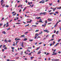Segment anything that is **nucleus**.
I'll return each instance as SVG.
<instances>
[{
    "label": "nucleus",
    "mask_w": 61,
    "mask_h": 61,
    "mask_svg": "<svg viewBox=\"0 0 61 61\" xmlns=\"http://www.w3.org/2000/svg\"><path fill=\"white\" fill-rule=\"evenodd\" d=\"M56 50L55 49L54 50V51L53 52V53L52 54V55H56L57 53H55V52L56 51Z\"/></svg>",
    "instance_id": "1"
},
{
    "label": "nucleus",
    "mask_w": 61,
    "mask_h": 61,
    "mask_svg": "<svg viewBox=\"0 0 61 61\" xmlns=\"http://www.w3.org/2000/svg\"><path fill=\"white\" fill-rule=\"evenodd\" d=\"M44 32H46V33H48L49 32V31L48 30H44Z\"/></svg>",
    "instance_id": "2"
},
{
    "label": "nucleus",
    "mask_w": 61,
    "mask_h": 61,
    "mask_svg": "<svg viewBox=\"0 0 61 61\" xmlns=\"http://www.w3.org/2000/svg\"><path fill=\"white\" fill-rule=\"evenodd\" d=\"M40 51H38L37 53V54H40L41 53V52Z\"/></svg>",
    "instance_id": "3"
},
{
    "label": "nucleus",
    "mask_w": 61,
    "mask_h": 61,
    "mask_svg": "<svg viewBox=\"0 0 61 61\" xmlns=\"http://www.w3.org/2000/svg\"><path fill=\"white\" fill-rule=\"evenodd\" d=\"M2 33L4 34H5V35L6 34V32L5 31H3Z\"/></svg>",
    "instance_id": "4"
},
{
    "label": "nucleus",
    "mask_w": 61,
    "mask_h": 61,
    "mask_svg": "<svg viewBox=\"0 0 61 61\" xmlns=\"http://www.w3.org/2000/svg\"><path fill=\"white\" fill-rule=\"evenodd\" d=\"M4 2V0H1V3H3Z\"/></svg>",
    "instance_id": "5"
},
{
    "label": "nucleus",
    "mask_w": 61,
    "mask_h": 61,
    "mask_svg": "<svg viewBox=\"0 0 61 61\" xmlns=\"http://www.w3.org/2000/svg\"><path fill=\"white\" fill-rule=\"evenodd\" d=\"M42 22V19H41L38 22H40V23H41Z\"/></svg>",
    "instance_id": "6"
},
{
    "label": "nucleus",
    "mask_w": 61,
    "mask_h": 61,
    "mask_svg": "<svg viewBox=\"0 0 61 61\" xmlns=\"http://www.w3.org/2000/svg\"><path fill=\"white\" fill-rule=\"evenodd\" d=\"M4 41L5 43H7V42H8V41L5 39V40Z\"/></svg>",
    "instance_id": "7"
},
{
    "label": "nucleus",
    "mask_w": 61,
    "mask_h": 61,
    "mask_svg": "<svg viewBox=\"0 0 61 61\" xmlns=\"http://www.w3.org/2000/svg\"><path fill=\"white\" fill-rule=\"evenodd\" d=\"M41 1H42V4H44V3H45V0H42Z\"/></svg>",
    "instance_id": "8"
},
{
    "label": "nucleus",
    "mask_w": 61,
    "mask_h": 61,
    "mask_svg": "<svg viewBox=\"0 0 61 61\" xmlns=\"http://www.w3.org/2000/svg\"><path fill=\"white\" fill-rule=\"evenodd\" d=\"M48 20L49 21H52V20H51V19L50 18H48Z\"/></svg>",
    "instance_id": "9"
},
{
    "label": "nucleus",
    "mask_w": 61,
    "mask_h": 61,
    "mask_svg": "<svg viewBox=\"0 0 61 61\" xmlns=\"http://www.w3.org/2000/svg\"><path fill=\"white\" fill-rule=\"evenodd\" d=\"M32 20H30V21H28L27 22V23H31V21H32Z\"/></svg>",
    "instance_id": "10"
},
{
    "label": "nucleus",
    "mask_w": 61,
    "mask_h": 61,
    "mask_svg": "<svg viewBox=\"0 0 61 61\" xmlns=\"http://www.w3.org/2000/svg\"><path fill=\"white\" fill-rule=\"evenodd\" d=\"M49 14H50V15H53V14H54V12H51L49 13Z\"/></svg>",
    "instance_id": "11"
},
{
    "label": "nucleus",
    "mask_w": 61,
    "mask_h": 61,
    "mask_svg": "<svg viewBox=\"0 0 61 61\" xmlns=\"http://www.w3.org/2000/svg\"><path fill=\"white\" fill-rule=\"evenodd\" d=\"M43 33V32L42 31H41V32L39 34V35H41Z\"/></svg>",
    "instance_id": "12"
},
{
    "label": "nucleus",
    "mask_w": 61,
    "mask_h": 61,
    "mask_svg": "<svg viewBox=\"0 0 61 61\" xmlns=\"http://www.w3.org/2000/svg\"><path fill=\"white\" fill-rule=\"evenodd\" d=\"M25 36V35H22L20 37H24Z\"/></svg>",
    "instance_id": "13"
},
{
    "label": "nucleus",
    "mask_w": 61,
    "mask_h": 61,
    "mask_svg": "<svg viewBox=\"0 0 61 61\" xmlns=\"http://www.w3.org/2000/svg\"><path fill=\"white\" fill-rule=\"evenodd\" d=\"M26 7H25L24 9H23V11H25V9H26Z\"/></svg>",
    "instance_id": "14"
},
{
    "label": "nucleus",
    "mask_w": 61,
    "mask_h": 61,
    "mask_svg": "<svg viewBox=\"0 0 61 61\" xmlns=\"http://www.w3.org/2000/svg\"><path fill=\"white\" fill-rule=\"evenodd\" d=\"M37 36H38V34H35V36L37 37Z\"/></svg>",
    "instance_id": "15"
},
{
    "label": "nucleus",
    "mask_w": 61,
    "mask_h": 61,
    "mask_svg": "<svg viewBox=\"0 0 61 61\" xmlns=\"http://www.w3.org/2000/svg\"><path fill=\"white\" fill-rule=\"evenodd\" d=\"M5 47H6V46L5 45H4L3 46V48H4Z\"/></svg>",
    "instance_id": "16"
},
{
    "label": "nucleus",
    "mask_w": 61,
    "mask_h": 61,
    "mask_svg": "<svg viewBox=\"0 0 61 61\" xmlns=\"http://www.w3.org/2000/svg\"><path fill=\"white\" fill-rule=\"evenodd\" d=\"M16 13H15L14 14H13L12 15L13 16H14V15H16Z\"/></svg>",
    "instance_id": "17"
},
{
    "label": "nucleus",
    "mask_w": 61,
    "mask_h": 61,
    "mask_svg": "<svg viewBox=\"0 0 61 61\" xmlns=\"http://www.w3.org/2000/svg\"><path fill=\"white\" fill-rule=\"evenodd\" d=\"M28 32H25V34H28Z\"/></svg>",
    "instance_id": "18"
},
{
    "label": "nucleus",
    "mask_w": 61,
    "mask_h": 61,
    "mask_svg": "<svg viewBox=\"0 0 61 61\" xmlns=\"http://www.w3.org/2000/svg\"><path fill=\"white\" fill-rule=\"evenodd\" d=\"M52 5V3H51V4L50 3H49V5L50 6H51V5Z\"/></svg>",
    "instance_id": "19"
},
{
    "label": "nucleus",
    "mask_w": 61,
    "mask_h": 61,
    "mask_svg": "<svg viewBox=\"0 0 61 61\" xmlns=\"http://www.w3.org/2000/svg\"><path fill=\"white\" fill-rule=\"evenodd\" d=\"M27 40V38L25 39H24V41H26V40Z\"/></svg>",
    "instance_id": "20"
},
{
    "label": "nucleus",
    "mask_w": 61,
    "mask_h": 61,
    "mask_svg": "<svg viewBox=\"0 0 61 61\" xmlns=\"http://www.w3.org/2000/svg\"><path fill=\"white\" fill-rule=\"evenodd\" d=\"M20 40L21 39H20L18 38L16 40V41H18V40Z\"/></svg>",
    "instance_id": "21"
},
{
    "label": "nucleus",
    "mask_w": 61,
    "mask_h": 61,
    "mask_svg": "<svg viewBox=\"0 0 61 61\" xmlns=\"http://www.w3.org/2000/svg\"><path fill=\"white\" fill-rule=\"evenodd\" d=\"M29 41L30 42H32V41H33V40H29Z\"/></svg>",
    "instance_id": "22"
},
{
    "label": "nucleus",
    "mask_w": 61,
    "mask_h": 61,
    "mask_svg": "<svg viewBox=\"0 0 61 61\" xmlns=\"http://www.w3.org/2000/svg\"><path fill=\"white\" fill-rule=\"evenodd\" d=\"M21 24V23H15V24H18V25H19V24Z\"/></svg>",
    "instance_id": "23"
},
{
    "label": "nucleus",
    "mask_w": 61,
    "mask_h": 61,
    "mask_svg": "<svg viewBox=\"0 0 61 61\" xmlns=\"http://www.w3.org/2000/svg\"><path fill=\"white\" fill-rule=\"evenodd\" d=\"M10 27H9V28H8L7 30H10Z\"/></svg>",
    "instance_id": "24"
},
{
    "label": "nucleus",
    "mask_w": 61,
    "mask_h": 61,
    "mask_svg": "<svg viewBox=\"0 0 61 61\" xmlns=\"http://www.w3.org/2000/svg\"><path fill=\"white\" fill-rule=\"evenodd\" d=\"M43 14L44 15H46V14H46V12H44V13H43Z\"/></svg>",
    "instance_id": "25"
},
{
    "label": "nucleus",
    "mask_w": 61,
    "mask_h": 61,
    "mask_svg": "<svg viewBox=\"0 0 61 61\" xmlns=\"http://www.w3.org/2000/svg\"><path fill=\"white\" fill-rule=\"evenodd\" d=\"M23 51H21L20 55H23Z\"/></svg>",
    "instance_id": "26"
},
{
    "label": "nucleus",
    "mask_w": 61,
    "mask_h": 61,
    "mask_svg": "<svg viewBox=\"0 0 61 61\" xmlns=\"http://www.w3.org/2000/svg\"><path fill=\"white\" fill-rule=\"evenodd\" d=\"M45 24H47V20H46L45 22Z\"/></svg>",
    "instance_id": "27"
},
{
    "label": "nucleus",
    "mask_w": 61,
    "mask_h": 61,
    "mask_svg": "<svg viewBox=\"0 0 61 61\" xmlns=\"http://www.w3.org/2000/svg\"><path fill=\"white\" fill-rule=\"evenodd\" d=\"M53 9V11H55V10L56 9V8H55L54 9Z\"/></svg>",
    "instance_id": "28"
},
{
    "label": "nucleus",
    "mask_w": 61,
    "mask_h": 61,
    "mask_svg": "<svg viewBox=\"0 0 61 61\" xmlns=\"http://www.w3.org/2000/svg\"><path fill=\"white\" fill-rule=\"evenodd\" d=\"M41 17H38V18H37V20H38V19H40V18Z\"/></svg>",
    "instance_id": "29"
},
{
    "label": "nucleus",
    "mask_w": 61,
    "mask_h": 61,
    "mask_svg": "<svg viewBox=\"0 0 61 61\" xmlns=\"http://www.w3.org/2000/svg\"><path fill=\"white\" fill-rule=\"evenodd\" d=\"M29 24H28V25H26L25 26V27H26V26H29Z\"/></svg>",
    "instance_id": "30"
},
{
    "label": "nucleus",
    "mask_w": 61,
    "mask_h": 61,
    "mask_svg": "<svg viewBox=\"0 0 61 61\" xmlns=\"http://www.w3.org/2000/svg\"><path fill=\"white\" fill-rule=\"evenodd\" d=\"M61 40V39H59V40H58V42H60V40Z\"/></svg>",
    "instance_id": "31"
},
{
    "label": "nucleus",
    "mask_w": 61,
    "mask_h": 61,
    "mask_svg": "<svg viewBox=\"0 0 61 61\" xmlns=\"http://www.w3.org/2000/svg\"><path fill=\"white\" fill-rule=\"evenodd\" d=\"M14 48H15L14 47H11V49H12L14 50Z\"/></svg>",
    "instance_id": "32"
},
{
    "label": "nucleus",
    "mask_w": 61,
    "mask_h": 61,
    "mask_svg": "<svg viewBox=\"0 0 61 61\" xmlns=\"http://www.w3.org/2000/svg\"><path fill=\"white\" fill-rule=\"evenodd\" d=\"M43 13H40V15H43Z\"/></svg>",
    "instance_id": "33"
},
{
    "label": "nucleus",
    "mask_w": 61,
    "mask_h": 61,
    "mask_svg": "<svg viewBox=\"0 0 61 61\" xmlns=\"http://www.w3.org/2000/svg\"><path fill=\"white\" fill-rule=\"evenodd\" d=\"M5 7H9V6L8 5H6L5 6Z\"/></svg>",
    "instance_id": "34"
},
{
    "label": "nucleus",
    "mask_w": 61,
    "mask_h": 61,
    "mask_svg": "<svg viewBox=\"0 0 61 61\" xmlns=\"http://www.w3.org/2000/svg\"><path fill=\"white\" fill-rule=\"evenodd\" d=\"M38 31H39V30H36L35 31V32H38Z\"/></svg>",
    "instance_id": "35"
},
{
    "label": "nucleus",
    "mask_w": 61,
    "mask_h": 61,
    "mask_svg": "<svg viewBox=\"0 0 61 61\" xmlns=\"http://www.w3.org/2000/svg\"><path fill=\"white\" fill-rule=\"evenodd\" d=\"M4 49H5H5H7V47H5L4 48Z\"/></svg>",
    "instance_id": "36"
},
{
    "label": "nucleus",
    "mask_w": 61,
    "mask_h": 61,
    "mask_svg": "<svg viewBox=\"0 0 61 61\" xmlns=\"http://www.w3.org/2000/svg\"><path fill=\"white\" fill-rule=\"evenodd\" d=\"M54 35H53L52 36V38H54Z\"/></svg>",
    "instance_id": "37"
},
{
    "label": "nucleus",
    "mask_w": 61,
    "mask_h": 61,
    "mask_svg": "<svg viewBox=\"0 0 61 61\" xmlns=\"http://www.w3.org/2000/svg\"><path fill=\"white\" fill-rule=\"evenodd\" d=\"M59 59H56L55 60V61H59Z\"/></svg>",
    "instance_id": "38"
},
{
    "label": "nucleus",
    "mask_w": 61,
    "mask_h": 61,
    "mask_svg": "<svg viewBox=\"0 0 61 61\" xmlns=\"http://www.w3.org/2000/svg\"><path fill=\"white\" fill-rule=\"evenodd\" d=\"M5 5H3L2 6H3L2 7H4V6H5Z\"/></svg>",
    "instance_id": "39"
},
{
    "label": "nucleus",
    "mask_w": 61,
    "mask_h": 61,
    "mask_svg": "<svg viewBox=\"0 0 61 61\" xmlns=\"http://www.w3.org/2000/svg\"><path fill=\"white\" fill-rule=\"evenodd\" d=\"M59 31H57L56 32V34H58V33L59 32Z\"/></svg>",
    "instance_id": "40"
},
{
    "label": "nucleus",
    "mask_w": 61,
    "mask_h": 61,
    "mask_svg": "<svg viewBox=\"0 0 61 61\" xmlns=\"http://www.w3.org/2000/svg\"><path fill=\"white\" fill-rule=\"evenodd\" d=\"M49 55V53H47L46 54V55Z\"/></svg>",
    "instance_id": "41"
},
{
    "label": "nucleus",
    "mask_w": 61,
    "mask_h": 61,
    "mask_svg": "<svg viewBox=\"0 0 61 61\" xmlns=\"http://www.w3.org/2000/svg\"><path fill=\"white\" fill-rule=\"evenodd\" d=\"M55 13H56V14H58V12L56 11L55 12Z\"/></svg>",
    "instance_id": "42"
},
{
    "label": "nucleus",
    "mask_w": 61,
    "mask_h": 61,
    "mask_svg": "<svg viewBox=\"0 0 61 61\" xmlns=\"http://www.w3.org/2000/svg\"><path fill=\"white\" fill-rule=\"evenodd\" d=\"M49 0H46L45 1V2H48V1H49Z\"/></svg>",
    "instance_id": "43"
},
{
    "label": "nucleus",
    "mask_w": 61,
    "mask_h": 61,
    "mask_svg": "<svg viewBox=\"0 0 61 61\" xmlns=\"http://www.w3.org/2000/svg\"><path fill=\"white\" fill-rule=\"evenodd\" d=\"M28 5H30V2H28Z\"/></svg>",
    "instance_id": "44"
},
{
    "label": "nucleus",
    "mask_w": 61,
    "mask_h": 61,
    "mask_svg": "<svg viewBox=\"0 0 61 61\" xmlns=\"http://www.w3.org/2000/svg\"><path fill=\"white\" fill-rule=\"evenodd\" d=\"M44 27H45L46 26V24H45L44 25Z\"/></svg>",
    "instance_id": "45"
},
{
    "label": "nucleus",
    "mask_w": 61,
    "mask_h": 61,
    "mask_svg": "<svg viewBox=\"0 0 61 61\" xmlns=\"http://www.w3.org/2000/svg\"><path fill=\"white\" fill-rule=\"evenodd\" d=\"M27 51H28V52H30V51H29V50L28 49L27 50Z\"/></svg>",
    "instance_id": "46"
},
{
    "label": "nucleus",
    "mask_w": 61,
    "mask_h": 61,
    "mask_svg": "<svg viewBox=\"0 0 61 61\" xmlns=\"http://www.w3.org/2000/svg\"><path fill=\"white\" fill-rule=\"evenodd\" d=\"M56 26H57V25H56V24L55 25H54V27H56Z\"/></svg>",
    "instance_id": "47"
},
{
    "label": "nucleus",
    "mask_w": 61,
    "mask_h": 61,
    "mask_svg": "<svg viewBox=\"0 0 61 61\" xmlns=\"http://www.w3.org/2000/svg\"><path fill=\"white\" fill-rule=\"evenodd\" d=\"M11 40H9L8 41V42H11Z\"/></svg>",
    "instance_id": "48"
},
{
    "label": "nucleus",
    "mask_w": 61,
    "mask_h": 61,
    "mask_svg": "<svg viewBox=\"0 0 61 61\" xmlns=\"http://www.w3.org/2000/svg\"><path fill=\"white\" fill-rule=\"evenodd\" d=\"M34 56H32L30 57V58H31V59L33 58H34Z\"/></svg>",
    "instance_id": "49"
},
{
    "label": "nucleus",
    "mask_w": 61,
    "mask_h": 61,
    "mask_svg": "<svg viewBox=\"0 0 61 61\" xmlns=\"http://www.w3.org/2000/svg\"><path fill=\"white\" fill-rule=\"evenodd\" d=\"M18 53H16L15 55H15V56H16V55H18Z\"/></svg>",
    "instance_id": "50"
},
{
    "label": "nucleus",
    "mask_w": 61,
    "mask_h": 61,
    "mask_svg": "<svg viewBox=\"0 0 61 61\" xmlns=\"http://www.w3.org/2000/svg\"><path fill=\"white\" fill-rule=\"evenodd\" d=\"M2 51H3V52H4V51H5V50H4V49H2Z\"/></svg>",
    "instance_id": "51"
},
{
    "label": "nucleus",
    "mask_w": 61,
    "mask_h": 61,
    "mask_svg": "<svg viewBox=\"0 0 61 61\" xmlns=\"http://www.w3.org/2000/svg\"><path fill=\"white\" fill-rule=\"evenodd\" d=\"M33 6H34V5H32L31 6V7H33Z\"/></svg>",
    "instance_id": "52"
},
{
    "label": "nucleus",
    "mask_w": 61,
    "mask_h": 61,
    "mask_svg": "<svg viewBox=\"0 0 61 61\" xmlns=\"http://www.w3.org/2000/svg\"><path fill=\"white\" fill-rule=\"evenodd\" d=\"M38 23H37V22H36L35 24L36 25H38Z\"/></svg>",
    "instance_id": "53"
},
{
    "label": "nucleus",
    "mask_w": 61,
    "mask_h": 61,
    "mask_svg": "<svg viewBox=\"0 0 61 61\" xmlns=\"http://www.w3.org/2000/svg\"><path fill=\"white\" fill-rule=\"evenodd\" d=\"M9 24H8V22H7L6 24V25H8Z\"/></svg>",
    "instance_id": "54"
},
{
    "label": "nucleus",
    "mask_w": 61,
    "mask_h": 61,
    "mask_svg": "<svg viewBox=\"0 0 61 61\" xmlns=\"http://www.w3.org/2000/svg\"><path fill=\"white\" fill-rule=\"evenodd\" d=\"M38 38H40V37H39V36H38V37L37 38V39H38Z\"/></svg>",
    "instance_id": "55"
},
{
    "label": "nucleus",
    "mask_w": 61,
    "mask_h": 61,
    "mask_svg": "<svg viewBox=\"0 0 61 61\" xmlns=\"http://www.w3.org/2000/svg\"><path fill=\"white\" fill-rule=\"evenodd\" d=\"M57 45V44H56L54 46V47H55V46H56Z\"/></svg>",
    "instance_id": "56"
},
{
    "label": "nucleus",
    "mask_w": 61,
    "mask_h": 61,
    "mask_svg": "<svg viewBox=\"0 0 61 61\" xmlns=\"http://www.w3.org/2000/svg\"><path fill=\"white\" fill-rule=\"evenodd\" d=\"M25 2L26 3H27L28 2H27V0H26Z\"/></svg>",
    "instance_id": "57"
},
{
    "label": "nucleus",
    "mask_w": 61,
    "mask_h": 61,
    "mask_svg": "<svg viewBox=\"0 0 61 61\" xmlns=\"http://www.w3.org/2000/svg\"><path fill=\"white\" fill-rule=\"evenodd\" d=\"M42 44V42H41L39 43V45H41Z\"/></svg>",
    "instance_id": "58"
},
{
    "label": "nucleus",
    "mask_w": 61,
    "mask_h": 61,
    "mask_svg": "<svg viewBox=\"0 0 61 61\" xmlns=\"http://www.w3.org/2000/svg\"><path fill=\"white\" fill-rule=\"evenodd\" d=\"M39 49V48H38L36 49V50H38V49Z\"/></svg>",
    "instance_id": "59"
},
{
    "label": "nucleus",
    "mask_w": 61,
    "mask_h": 61,
    "mask_svg": "<svg viewBox=\"0 0 61 61\" xmlns=\"http://www.w3.org/2000/svg\"><path fill=\"white\" fill-rule=\"evenodd\" d=\"M42 3V1H41L40 2H39V3Z\"/></svg>",
    "instance_id": "60"
},
{
    "label": "nucleus",
    "mask_w": 61,
    "mask_h": 61,
    "mask_svg": "<svg viewBox=\"0 0 61 61\" xmlns=\"http://www.w3.org/2000/svg\"><path fill=\"white\" fill-rule=\"evenodd\" d=\"M48 60H51V59L50 58H48Z\"/></svg>",
    "instance_id": "61"
},
{
    "label": "nucleus",
    "mask_w": 61,
    "mask_h": 61,
    "mask_svg": "<svg viewBox=\"0 0 61 61\" xmlns=\"http://www.w3.org/2000/svg\"><path fill=\"white\" fill-rule=\"evenodd\" d=\"M2 46L3 45H1L0 46V47H2Z\"/></svg>",
    "instance_id": "62"
},
{
    "label": "nucleus",
    "mask_w": 61,
    "mask_h": 61,
    "mask_svg": "<svg viewBox=\"0 0 61 61\" xmlns=\"http://www.w3.org/2000/svg\"><path fill=\"white\" fill-rule=\"evenodd\" d=\"M10 61V60L9 59H7V61Z\"/></svg>",
    "instance_id": "63"
},
{
    "label": "nucleus",
    "mask_w": 61,
    "mask_h": 61,
    "mask_svg": "<svg viewBox=\"0 0 61 61\" xmlns=\"http://www.w3.org/2000/svg\"><path fill=\"white\" fill-rule=\"evenodd\" d=\"M60 8H61V7H60V8H57V9H60Z\"/></svg>",
    "instance_id": "64"
}]
</instances>
